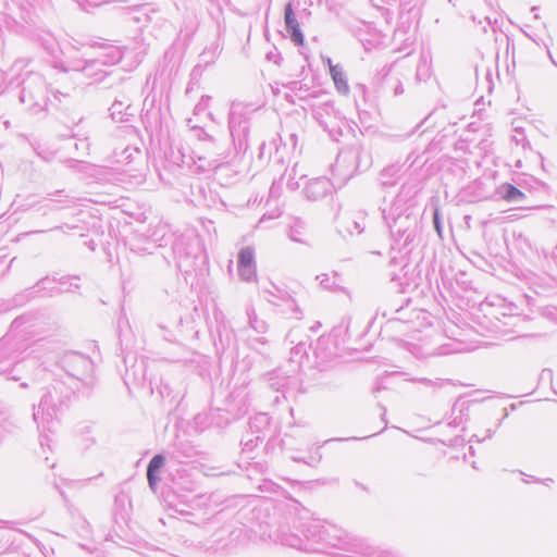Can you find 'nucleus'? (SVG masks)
Returning <instances> with one entry per match:
<instances>
[{"label":"nucleus","instance_id":"obj_8","mask_svg":"<svg viewBox=\"0 0 557 557\" xmlns=\"http://www.w3.org/2000/svg\"><path fill=\"white\" fill-rule=\"evenodd\" d=\"M208 1L212 5V9L210 10V15L216 23L218 34L221 35L222 33H226L227 28L225 26V21H224V18L221 20L220 17L222 16L223 7L231 5V1L230 0H208Z\"/></svg>","mask_w":557,"mask_h":557},{"label":"nucleus","instance_id":"obj_26","mask_svg":"<svg viewBox=\"0 0 557 557\" xmlns=\"http://www.w3.org/2000/svg\"><path fill=\"white\" fill-rule=\"evenodd\" d=\"M21 7H22V10L26 11L28 15L30 14V13L26 10V8L24 7V4H22Z\"/></svg>","mask_w":557,"mask_h":557},{"label":"nucleus","instance_id":"obj_5","mask_svg":"<svg viewBox=\"0 0 557 557\" xmlns=\"http://www.w3.org/2000/svg\"><path fill=\"white\" fill-rule=\"evenodd\" d=\"M237 104L233 103L228 117V127L232 137L242 138L246 137L248 134V123L247 120L244 119L240 114L237 113Z\"/></svg>","mask_w":557,"mask_h":557},{"label":"nucleus","instance_id":"obj_10","mask_svg":"<svg viewBox=\"0 0 557 557\" xmlns=\"http://www.w3.org/2000/svg\"><path fill=\"white\" fill-rule=\"evenodd\" d=\"M5 32L22 34L28 32V29L24 23L17 22L4 13H0V34Z\"/></svg>","mask_w":557,"mask_h":557},{"label":"nucleus","instance_id":"obj_16","mask_svg":"<svg viewBox=\"0 0 557 557\" xmlns=\"http://www.w3.org/2000/svg\"><path fill=\"white\" fill-rule=\"evenodd\" d=\"M490 26H492V32L494 34L500 33L503 35H507V33L509 32L508 29H503L502 26L498 25L497 18H495L493 24H492V20L490 18Z\"/></svg>","mask_w":557,"mask_h":557},{"label":"nucleus","instance_id":"obj_6","mask_svg":"<svg viewBox=\"0 0 557 557\" xmlns=\"http://www.w3.org/2000/svg\"><path fill=\"white\" fill-rule=\"evenodd\" d=\"M129 21L134 24H141L139 30L143 32L146 24L151 23L153 17L151 14H157L158 12L150 7V4H139L129 9Z\"/></svg>","mask_w":557,"mask_h":557},{"label":"nucleus","instance_id":"obj_21","mask_svg":"<svg viewBox=\"0 0 557 557\" xmlns=\"http://www.w3.org/2000/svg\"><path fill=\"white\" fill-rule=\"evenodd\" d=\"M305 37H292L293 41L295 42V46H302Z\"/></svg>","mask_w":557,"mask_h":557},{"label":"nucleus","instance_id":"obj_9","mask_svg":"<svg viewBox=\"0 0 557 557\" xmlns=\"http://www.w3.org/2000/svg\"><path fill=\"white\" fill-rule=\"evenodd\" d=\"M327 64L336 89L342 94H347L349 91V86L342 67L339 65H333L330 58L327 59Z\"/></svg>","mask_w":557,"mask_h":557},{"label":"nucleus","instance_id":"obj_22","mask_svg":"<svg viewBox=\"0 0 557 557\" xmlns=\"http://www.w3.org/2000/svg\"><path fill=\"white\" fill-rule=\"evenodd\" d=\"M27 5L35 7L40 3L41 0H23Z\"/></svg>","mask_w":557,"mask_h":557},{"label":"nucleus","instance_id":"obj_19","mask_svg":"<svg viewBox=\"0 0 557 557\" xmlns=\"http://www.w3.org/2000/svg\"><path fill=\"white\" fill-rule=\"evenodd\" d=\"M154 473L156 472H148L147 471V478H148V482H149V485L152 487L156 483V480L157 478L154 476Z\"/></svg>","mask_w":557,"mask_h":557},{"label":"nucleus","instance_id":"obj_14","mask_svg":"<svg viewBox=\"0 0 557 557\" xmlns=\"http://www.w3.org/2000/svg\"><path fill=\"white\" fill-rule=\"evenodd\" d=\"M317 280L325 289H334L336 287L334 278L330 277L327 274L318 275Z\"/></svg>","mask_w":557,"mask_h":557},{"label":"nucleus","instance_id":"obj_23","mask_svg":"<svg viewBox=\"0 0 557 557\" xmlns=\"http://www.w3.org/2000/svg\"><path fill=\"white\" fill-rule=\"evenodd\" d=\"M400 2L404 5H410L413 2V0H400Z\"/></svg>","mask_w":557,"mask_h":557},{"label":"nucleus","instance_id":"obj_29","mask_svg":"<svg viewBox=\"0 0 557 557\" xmlns=\"http://www.w3.org/2000/svg\"><path fill=\"white\" fill-rule=\"evenodd\" d=\"M396 226V221L394 222V225H391V228L393 230Z\"/></svg>","mask_w":557,"mask_h":557},{"label":"nucleus","instance_id":"obj_2","mask_svg":"<svg viewBox=\"0 0 557 557\" xmlns=\"http://www.w3.org/2000/svg\"><path fill=\"white\" fill-rule=\"evenodd\" d=\"M238 274L245 282H251L257 276L255 252L251 247H244L238 253Z\"/></svg>","mask_w":557,"mask_h":557},{"label":"nucleus","instance_id":"obj_28","mask_svg":"<svg viewBox=\"0 0 557 557\" xmlns=\"http://www.w3.org/2000/svg\"><path fill=\"white\" fill-rule=\"evenodd\" d=\"M530 39H532V41L536 45H539V42L536 41V39H534L533 37H529Z\"/></svg>","mask_w":557,"mask_h":557},{"label":"nucleus","instance_id":"obj_7","mask_svg":"<svg viewBox=\"0 0 557 557\" xmlns=\"http://www.w3.org/2000/svg\"><path fill=\"white\" fill-rule=\"evenodd\" d=\"M330 181L326 178H317L308 184L306 187V195L308 198L318 200L330 191Z\"/></svg>","mask_w":557,"mask_h":557},{"label":"nucleus","instance_id":"obj_3","mask_svg":"<svg viewBox=\"0 0 557 557\" xmlns=\"http://www.w3.org/2000/svg\"><path fill=\"white\" fill-rule=\"evenodd\" d=\"M527 198L525 194L522 193L516 185L505 182L498 185L494 193L490 196L493 200H505L509 203H519Z\"/></svg>","mask_w":557,"mask_h":557},{"label":"nucleus","instance_id":"obj_1","mask_svg":"<svg viewBox=\"0 0 557 557\" xmlns=\"http://www.w3.org/2000/svg\"><path fill=\"white\" fill-rule=\"evenodd\" d=\"M490 306V333H494L496 336H505L512 332L510 327L516 326L517 322L520 321L518 314V307L507 301L506 298L495 295L488 302Z\"/></svg>","mask_w":557,"mask_h":557},{"label":"nucleus","instance_id":"obj_17","mask_svg":"<svg viewBox=\"0 0 557 557\" xmlns=\"http://www.w3.org/2000/svg\"><path fill=\"white\" fill-rule=\"evenodd\" d=\"M46 401H47V396H45V397L41 399V401H40V403H39V405H38L37 410L34 412V419H35V421H38V419H39V417H40V413H41V411H42V406H44V404H45Z\"/></svg>","mask_w":557,"mask_h":557},{"label":"nucleus","instance_id":"obj_13","mask_svg":"<svg viewBox=\"0 0 557 557\" xmlns=\"http://www.w3.org/2000/svg\"><path fill=\"white\" fill-rule=\"evenodd\" d=\"M164 465V457L162 455H156L149 462L147 471L157 472Z\"/></svg>","mask_w":557,"mask_h":557},{"label":"nucleus","instance_id":"obj_24","mask_svg":"<svg viewBox=\"0 0 557 557\" xmlns=\"http://www.w3.org/2000/svg\"><path fill=\"white\" fill-rule=\"evenodd\" d=\"M490 176H491L493 180H495V178H496V176H497V172H494V173H492V174L490 173Z\"/></svg>","mask_w":557,"mask_h":557},{"label":"nucleus","instance_id":"obj_15","mask_svg":"<svg viewBox=\"0 0 557 557\" xmlns=\"http://www.w3.org/2000/svg\"><path fill=\"white\" fill-rule=\"evenodd\" d=\"M433 223L438 236L442 237V224L440 220V210L437 207H435L433 211Z\"/></svg>","mask_w":557,"mask_h":557},{"label":"nucleus","instance_id":"obj_20","mask_svg":"<svg viewBox=\"0 0 557 557\" xmlns=\"http://www.w3.org/2000/svg\"><path fill=\"white\" fill-rule=\"evenodd\" d=\"M30 91L27 89V87H24L21 95V100L24 102L26 97H30Z\"/></svg>","mask_w":557,"mask_h":557},{"label":"nucleus","instance_id":"obj_25","mask_svg":"<svg viewBox=\"0 0 557 557\" xmlns=\"http://www.w3.org/2000/svg\"><path fill=\"white\" fill-rule=\"evenodd\" d=\"M471 465H472V467H473L474 469H478V468H479V467H478V462H475V461H472V462H471Z\"/></svg>","mask_w":557,"mask_h":557},{"label":"nucleus","instance_id":"obj_18","mask_svg":"<svg viewBox=\"0 0 557 557\" xmlns=\"http://www.w3.org/2000/svg\"><path fill=\"white\" fill-rule=\"evenodd\" d=\"M121 107H122V103H121V102H114V103L112 104V107H111V109H110V110H111V114H112V116H114V114H115L116 112H119V113L121 112Z\"/></svg>","mask_w":557,"mask_h":557},{"label":"nucleus","instance_id":"obj_4","mask_svg":"<svg viewBox=\"0 0 557 557\" xmlns=\"http://www.w3.org/2000/svg\"><path fill=\"white\" fill-rule=\"evenodd\" d=\"M306 15V10L295 12L293 4L290 2L286 3L284 9V24L289 35H304L300 25Z\"/></svg>","mask_w":557,"mask_h":557},{"label":"nucleus","instance_id":"obj_12","mask_svg":"<svg viewBox=\"0 0 557 557\" xmlns=\"http://www.w3.org/2000/svg\"><path fill=\"white\" fill-rule=\"evenodd\" d=\"M288 237L293 242L306 244V240L304 238V231H302L301 226H293V227H290Z\"/></svg>","mask_w":557,"mask_h":557},{"label":"nucleus","instance_id":"obj_27","mask_svg":"<svg viewBox=\"0 0 557 557\" xmlns=\"http://www.w3.org/2000/svg\"><path fill=\"white\" fill-rule=\"evenodd\" d=\"M471 18H472L473 22L476 21V16L474 14L471 15Z\"/></svg>","mask_w":557,"mask_h":557},{"label":"nucleus","instance_id":"obj_11","mask_svg":"<svg viewBox=\"0 0 557 557\" xmlns=\"http://www.w3.org/2000/svg\"><path fill=\"white\" fill-rule=\"evenodd\" d=\"M513 133L515 134L512 135V140L516 143V145L521 146L523 149L530 148V143L527 139L524 131L521 126H515Z\"/></svg>","mask_w":557,"mask_h":557}]
</instances>
